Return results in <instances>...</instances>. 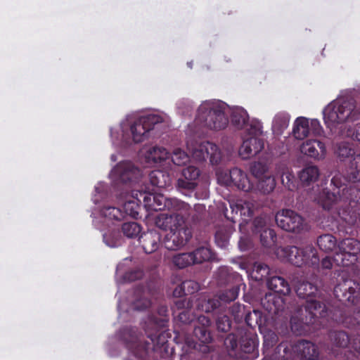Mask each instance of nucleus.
<instances>
[{
    "label": "nucleus",
    "mask_w": 360,
    "mask_h": 360,
    "mask_svg": "<svg viewBox=\"0 0 360 360\" xmlns=\"http://www.w3.org/2000/svg\"><path fill=\"white\" fill-rule=\"evenodd\" d=\"M296 293L302 299H306L304 306L297 308L290 318L291 330L297 335H302L307 330L310 325H323L322 319L329 316L328 310L319 298L320 290L314 283L309 281H299L296 285Z\"/></svg>",
    "instance_id": "f257e3e1"
},
{
    "label": "nucleus",
    "mask_w": 360,
    "mask_h": 360,
    "mask_svg": "<svg viewBox=\"0 0 360 360\" xmlns=\"http://www.w3.org/2000/svg\"><path fill=\"white\" fill-rule=\"evenodd\" d=\"M264 147L262 139L250 136L243 140L239 149V155L243 159H248L257 155Z\"/></svg>",
    "instance_id": "b1692460"
},
{
    "label": "nucleus",
    "mask_w": 360,
    "mask_h": 360,
    "mask_svg": "<svg viewBox=\"0 0 360 360\" xmlns=\"http://www.w3.org/2000/svg\"><path fill=\"white\" fill-rule=\"evenodd\" d=\"M104 243L110 248H115L121 245L122 236L119 229L113 228L103 235Z\"/></svg>",
    "instance_id": "79ce46f5"
},
{
    "label": "nucleus",
    "mask_w": 360,
    "mask_h": 360,
    "mask_svg": "<svg viewBox=\"0 0 360 360\" xmlns=\"http://www.w3.org/2000/svg\"><path fill=\"white\" fill-rule=\"evenodd\" d=\"M193 158L198 162H202L207 158L212 165H218L221 160V153L218 146L211 142H202L192 150Z\"/></svg>",
    "instance_id": "4468645a"
},
{
    "label": "nucleus",
    "mask_w": 360,
    "mask_h": 360,
    "mask_svg": "<svg viewBox=\"0 0 360 360\" xmlns=\"http://www.w3.org/2000/svg\"><path fill=\"white\" fill-rule=\"evenodd\" d=\"M281 183L289 191H293L296 188L295 176L291 173H283L281 176Z\"/></svg>",
    "instance_id": "680f3d73"
},
{
    "label": "nucleus",
    "mask_w": 360,
    "mask_h": 360,
    "mask_svg": "<svg viewBox=\"0 0 360 360\" xmlns=\"http://www.w3.org/2000/svg\"><path fill=\"white\" fill-rule=\"evenodd\" d=\"M172 263L174 267L179 269H183L194 264L191 252L174 255L172 258Z\"/></svg>",
    "instance_id": "a19ab883"
},
{
    "label": "nucleus",
    "mask_w": 360,
    "mask_h": 360,
    "mask_svg": "<svg viewBox=\"0 0 360 360\" xmlns=\"http://www.w3.org/2000/svg\"><path fill=\"white\" fill-rule=\"evenodd\" d=\"M238 338V330L236 333H229L224 340V345L226 349L231 351H235L239 343Z\"/></svg>",
    "instance_id": "4d7b16f0"
},
{
    "label": "nucleus",
    "mask_w": 360,
    "mask_h": 360,
    "mask_svg": "<svg viewBox=\"0 0 360 360\" xmlns=\"http://www.w3.org/2000/svg\"><path fill=\"white\" fill-rule=\"evenodd\" d=\"M293 135L295 139L302 140L309 134V122L306 117L296 119L293 127Z\"/></svg>",
    "instance_id": "c9c22d12"
},
{
    "label": "nucleus",
    "mask_w": 360,
    "mask_h": 360,
    "mask_svg": "<svg viewBox=\"0 0 360 360\" xmlns=\"http://www.w3.org/2000/svg\"><path fill=\"white\" fill-rule=\"evenodd\" d=\"M217 283L219 285H231L230 288L220 291L218 295L212 299L203 300L198 308L206 313H210L215 309H224V304L234 301L238 296L240 284L242 281L239 274L232 269L224 266L219 269L217 273Z\"/></svg>",
    "instance_id": "f03ea898"
},
{
    "label": "nucleus",
    "mask_w": 360,
    "mask_h": 360,
    "mask_svg": "<svg viewBox=\"0 0 360 360\" xmlns=\"http://www.w3.org/2000/svg\"><path fill=\"white\" fill-rule=\"evenodd\" d=\"M211 324V320L206 316L200 315L197 318V324L194 326L193 334L203 344L211 343L213 340L210 329Z\"/></svg>",
    "instance_id": "5701e85b"
},
{
    "label": "nucleus",
    "mask_w": 360,
    "mask_h": 360,
    "mask_svg": "<svg viewBox=\"0 0 360 360\" xmlns=\"http://www.w3.org/2000/svg\"><path fill=\"white\" fill-rule=\"evenodd\" d=\"M138 195L146 210L147 211H152V205L155 194L146 192H139Z\"/></svg>",
    "instance_id": "052dcab7"
},
{
    "label": "nucleus",
    "mask_w": 360,
    "mask_h": 360,
    "mask_svg": "<svg viewBox=\"0 0 360 360\" xmlns=\"http://www.w3.org/2000/svg\"><path fill=\"white\" fill-rule=\"evenodd\" d=\"M267 286L275 293L285 295L290 292L288 282L281 276H272L267 280Z\"/></svg>",
    "instance_id": "473e14b6"
},
{
    "label": "nucleus",
    "mask_w": 360,
    "mask_h": 360,
    "mask_svg": "<svg viewBox=\"0 0 360 360\" xmlns=\"http://www.w3.org/2000/svg\"><path fill=\"white\" fill-rule=\"evenodd\" d=\"M332 344L338 347H347L351 342L349 335L343 330H333L329 333Z\"/></svg>",
    "instance_id": "ea45409f"
},
{
    "label": "nucleus",
    "mask_w": 360,
    "mask_h": 360,
    "mask_svg": "<svg viewBox=\"0 0 360 360\" xmlns=\"http://www.w3.org/2000/svg\"><path fill=\"white\" fill-rule=\"evenodd\" d=\"M275 221L278 227L288 232L300 233L307 229L304 218L292 210H282L276 213Z\"/></svg>",
    "instance_id": "6e6552de"
},
{
    "label": "nucleus",
    "mask_w": 360,
    "mask_h": 360,
    "mask_svg": "<svg viewBox=\"0 0 360 360\" xmlns=\"http://www.w3.org/2000/svg\"><path fill=\"white\" fill-rule=\"evenodd\" d=\"M341 200L342 210L349 211L357 207L360 204V189L356 186H348L342 183L341 188Z\"/></svg>",
    "instance_id": "412c9836"
},
{
    "label": "nucleus",
    "mask_w": 360,
    "mask_h": 360,
    "mask_svg": "<svg viewBox=\"0 0 360 360\" xmlns=\"http://www.w3.org/2000/svg\"><path fill=\"white\" fill-rule=\"evenodd\" d=\"M158 317L155 314H152L148 317V327L151 326L155 328V332L150 333L146 330L148 337L154 345H164L165 342V333L160 331L167 327L169 321V311L165 305H160L158 308Z\"/></svg>",
    "instance_id": "1a4fd4ad"
},
{
    "label": "nucleus",
    "mask_w": 360,
    "mask_h": 360,
    "mask_svg": "<svg viewBox=\"0 0 360 360\" xmlns=\"http://www.w3.org/2000/svg\"><path fill=\"white\" fill-rule=\"evenodd\" d=\"M249 115L243 108L234 110L231 115V124L237 129H242L248 124Z\"/></svg>",
    "instance_id": "4c0bfd02"
},
{
    "label": "nucleus",
    "mask_w": 360,
    "mask_h": 360,
    "mask_svg": "<svg viewBox=\"0 0 360 360\" xmlns=\"http://www.w3.org/2000/svg\"><path fill=\"white\" fill-rule=\"evenodd\" d=\"M167 210L181 211L186 213L189 210V205L176 198H167L162 194L155 193L153 197L152 211Z\"/></svg>",
    "instance_id": "dca6fc26"
},
{
    "label": "nucleus",
    "mask_w": 360,
    "mask_h": 360,
    "mask_svg": "<svg viewBox=\"0 0 360 360\" xmlns=\"http://www.w3.org/2000/svg\"><path fill=\"white\" fill-rule=\"evenodd\" d=\"M215 325L219 333H226L231 328L232 321L229 316L221 314L216 318Z\"/></svg>",
    "instance_id": "3c124183"
},
{
    "label": "nucleus",
    "mask_w": 360,
    "mask_h": 360,
    "mask_svg": "<svg viewBox=\"0 0 360 360\" xmlns=\"http://www.w3.org/2000/svg\"><path fill=\"white\" fill-rule=\"evenodd\" d=\"M319 248L326 252H333L338 248L337 239L332 234H323L317 238Z\"/></svg>",
    "instance_id": "58836bf2"
},
{
    "label": "nucleus",
    "mask_w": 360,
    "mask_h": 360,
    "mask_svg": "<svg viewBox=\"0 0 360 360\" xmlns=\"http://www.w3.org/2000/svg\"><path fill=\"white\" fill-rule=\"evenodd\" d=\"M231 313L234 316V319L237 321H240L243 319L245 313H247L246 308L244 305L239 303L234 304L231 307Z\"/></svg>",
    "instance_id": "13d9d810"
},
{
    "label": "nucleus",
    "mask_w": 360,
    "mask_h": 360,
    "mask_svg": "<svg viewBox=\"0 0 360 360\" xmlns=\"http://www.w3.org/2000/svg\"><path fill=\"white\" fill-rule=\"evenodd\" d=\"M161 235L155 231H148L142 234L139 243L146 254L155 252L160 247Z\"/></svg>",
    "instance_id": "bb28decb"
},
{
    "label": "nucleus",
    "mask_w": 360,
    "mask_h": 360,
    "mask_svg": "<svg viewBox=\"0 0 360 360\" xmlns=\"http://www.w3.org/2000/svg\"><path fill=\"white\" fill-rule=\"evenodd\" d=\"M170 153L163 147L153 146L146 153L148 162L154 163L161 162L169 158Z\"/></svg>",
    "instance_id": "e433bc0d"
},
{
    "label": "nucleus",
    "mask_w": 360,
    "mask_h": 360,
    "mask_svg": "<svg viewBox=\"0 0 360 360\" xmlns=\"http://www.w3.org/2000/svg\"><path fill=\"white\" fill-rule=\"evenodd\" d=\"M319 355V352L315 344L300 340L296 342H281L276 347L273 358L275 360H292L297 356L306 360H315Z\"/></svg>",
    "instance_id": "20e7f679"
},
{
    "label": "nucleus",
    "mask_w": 360,
    "mask_h": 360,
    "mask_svg": "<svg viewBox=\"0 0 360 360\" xmlns=\"http://www.w3.org/2000/svg\"><path fill=\"white\" fill-rule=\"evenodd\" d=\"M262 124L258 120H252L250 121L248 120V124H247L244 129L247 130L250 135H252L251 136L257 137V135L262 134Z\"/></svg>",
    "instance_id": "6e6d98bb"
},
{
    "label": "nucleus",
    "mask_w": 360,
    "mask_h": 360,
    "mask_svg": "<svg viewBox=\"0 0 360 360\" xmlns=\"http://www.w3.org/2000/svg\"><path fill=\"white\" fill-rule=\"evenodd\" d=\"M266 219L262 217H257L253 221L254 229L253 231L258 233L262 231L266 227Z\"/></svg>",
    "instance_id": "774afa93"
},
{
    "label": "nucleus",
    "mask_w": 360,
    "mask_h": 360,
    "mask_svg": "<svg viewBox=\"0 0 360 360\" xmlns=\"http://www.w3.org/2000/svg\"><path fill=\"white\" fill-rule=\"evenodd\" d=\"M190 252L194 264L212 261L215 257L214 252L209 246H199Z\"/></svg>",
    "instance_id": "72a5a7b5"
},
{
    "label": "nucleus",
    "mask_w": 360,
    "mask_h": 360,
    "mask_svg": "<svg viewBox=\"0 0 360 360\" xmlns=\"http://www.w3.org/2000/svg\"><path fill=\"white\" fill-rule=\"evenodd\" d=\"M290 115L286 112H279L276 115L273 120V126L279 131L286 129L289 124Z\"/></svg>",
    "instance_id": "603ef678"
},
{
    "label": "nucleus",
    "mask_w": 360,
    "mask_h": 360,
    "mask_svg": "<svg viewBox=\"0 0 360 360\" xmlns=\"http://www.w3.org/2000/svg\"><path fill=\"white\" fill-rule=\"evenodd\" d=\"M141 200L136 194L135 198L126 201L124 204V215L127 214L133 218H137L141 208Z\"/></svg>",
    "instance_id": "c03bdc74"
},
{
    "label": "nucleus",
    "mask_w": 360,
    "mask_h": 360,
    "mask_svg": "<svg viewBox=\"0 0 360 360\" xmlns=\"http://www.w3.org/2000/svg\"><path fill=\"white\" fill-rule=\"evenodd\" d=\"M259 233L260 234V242L264 247L270 248L274 245L276 235L273 229L265 228Z\"/></svg>",
    "instance_id": "de8ad7c7"
},
{
    "label": "nucleus",
    "mask_w": 360,
    "mask_h": 360,
    "mask_svg": "<svg viewBox=\"0 0 360 360\" xmlns=\"http://www.w3.org/2000/svg\"><path fill=\"white\" fill-rule=\"evenodd\" d=\"M198 345V342L194 340L193 338L190 336H185L183 350L186 353H189L192 349H197Z\"/></svg>",
    "instance_id": "69168bd1"
},
{
    "label": "nucleus",
    "mask_w": 360,
    "mask_h": 360,
    "mask_svg": "<svg viewBox=\"0 0 360 360\" xmlns=\"http://www.w3.org/2000/svg\"><path fill=\"white\" fill-rule=\"evenodd\" d=\"M183 289H185L187 294H193L200 289V285L193 280H186L182 282Z\"/></svg>",
    "instance_id": "e2e57ef3"
},
{
    "label": "nucleus",
    "mask_w": 360,
    "mask_h": 360,
    "mask_svg": "<svg viewBox=\"0 0 360 360\" xmlns=\"http://www.w3.org/2000/svg\"><path fill=\"white\" fill-rule=\"evenodd\" d=\"M149 180L152 186L163 188L172 185V176L163 170L156 169L149 174Z\"/></svg>",
    "instance_id": "cd10ccee"
},
{
    "label": "nucleus",
    "mask_w": 360,
    "mask_h": 360,
    "mask_svg": "<svg viewBox=\"0 0 360 360\" xmlns=\"http://www.w3.org/2000/svg\"><path fill=\"white\" fill-rule=\"evenodd\" d=\"M191 238V229L181 226L167 233L163 240V245L169 250H177L186 245Z\"/></svg>",
    "instance_id": "2eb2a0df"
},
{
    "label": "nucleus",
    "mask_w": 360,
    "mask_h": 360,
    "mask_svg": "<svg viewBox=\"0 0 360 360\" xmlns=\"http://www.w3.org/2000/svg\"><path fill=\"white\" fill-rule=\"evenodd\" d=\"M134 300L131 306L134 310L143 311L150 306V300L145 297V287L141 285L134 288Z\"/></svg>",
    "instance_id": "c756f323"
},
{
    "label": "nucleus",
    "mask_w": 360,
    "mask_h": 360,
    "mask_svg": "<svg viewBox=\"0 0 360 360\" xmlns=\"http://www.w3.org/2000/svg\"><path fill=\"white\" fill-rule=\"evenodd\" d=\"M281 252L288 262L296 266L308 264L316 268L319 265L316 250L311 245H307L303 248L294 245L286 246L283 248Z\"/></svg>",
    "instance_id": "423d86ee"
},
{
    "label": "nucleus",
    "mask_w": 360,
    "mask_h": 360,
    "mask_svg": "<svg viewBox=\"0 0 360 360\" xmlns=\"http://www.w3.org/2000/svg\"><path fill=\"white\" fill-rule=\"evenodd\" d=\"M240 350L246 354L252 353L257 344L255 333L243 327L238 328Z\"/></svg>",
    "instance_id": "393cba45"
},
{
    "label": "nucleus",
    "mask_w": 360,
    "mask_h": 360,
    "mask_svg": "<svg viewBox=\"0 0 360 360\" xmlns=\"http://www.w3.org/2000/svg\"><path fill=\"white\" fill-rule=\"evenodd\" d=\"M178 319L182 323L189 324L195 320V316L189 309H185L179 314Z\"/></svg>",
    "instance_id": "0e129e2a"
},
{
    "label": "nucleus",
    "mask_w": 360,
    "mask_h": 360,
    "mask_svg": "<svg viewBox=\"0 0 360 360\" xmlns=\"http://www.w3.org/2000/svg\"><path fill=\"white\" fill-rule=\"evenodd\" d=\"M276 186L274 178L271 175H266L259 179L257 187L264 194H268L274 191Z\"/></svg>",
    "instance_id": "09e8293b"
},
{
    "label": "nucleus",
    "mask_w": 360,
    "mask_h": 360,
    "mask_svg": "<svg viewBox=\"0 0 360 360\" xmlns=\"http://www.w3.org/2000/svg\"><path fill=\"white\" fill-rule=\"evenodd\" d=\"M162 120L158 115H148L136 120L130 127L133 141L135 143L143 141L155 125L162 122Z\"/></svg>",
    "instance_id": "9d476101"
},
{
    "label": "nucleus",
    "mask_w": 360,
    "mask_h": 360,
    "mask_svg": "<svg viewBox=\"0 0 360 360\" xmlns=\"http://www.w3.org/2000/svg\"><path fill=\"white\" fill-rule=\"evenodd\" d=\"M335 153L340 161H345L347 158L355 156L354 149L349 143L345 141L337 145Z\"/></svg>",
    "instance_id": "37998d69"
},
{
    "label": "nucleus",
    "mask_w": 360,
    "mask_h": 360,
    "mask_svg": "<svg viewBox=\"0 0 360 360\" xmlns=\"http://www.w3.org/2000/svg\"><path fill=\"white\" fill-rule=\"evenodd\" d=\"M302 153L314 159L323 158L326 153L325 144L316 139H309L300 147Z\"/></svg>",
    "instance_id": "a878e982"
},
{
    "label": "nucleus",
    "mask_w": 360,
    "mask_h": 360,
    "mask_svg": "<svg viewBox=\"0 0 360 360\" xmlns=\"http://www.w3.org/2000/svg\"><path fill=\"white\" fill-rule=\"evenodd\" d=\"M320 173L316 166L311 165L304 167L299 173V178L303 186H309L315 183Z\"/></svg>",
    "instance_id": "f704fd0d"
},
{
    "label": "nucleus",
    "mask_w": 360,
    "mask_h": 360,
    "mask_svg": "<svg viewBox=\"0 0 360 360\" xmlns=\"http://www.w3.org/2000/svg\"><path fill=\"white\" fill-rule=\"evenodd\" d=\"M196 119L203 126L214 130L224 129L228 124V118L221 108L210 102H204L199 106Z\"/></svg>",
    "instance_id": "39448f33"
},
{
    "label": "nucleus",
    "mask_w": 360,
    "mask_h": 360,
    "mask_svg": "<svg viewBox=\"0 0 360 360\" xmlns=\"http://www.w3.org/2000/svg\"><path fill=\"white\" fill-rule=\"evenodd\" d=\"M112 174L120 181L127 183L138 179L141 175V171L131 162L123 161L113 168Z\"/></svg>",
    "instance_id": "a211bd4d"
},
{
    "label": "nucleus",
    "mask_w": 360,
    "mask_h": 360,
    "mask_svg": "<svg viewBox=\"0 0 360 360\" xmlns=\"http://www.w3.org/2000/svg\"><path fill=\"white\" fill-rule=\"evenodd\" d=\"M252 174L257 179H261L264 176H266L267 167L266 165L262 162H255L251 167Z\"/></svg>",
    "instance_id": "bf43d9fd"
},
{
    "label": "nucleus",
    "mask_w": 360,
    "mask_h": 360,
    "mask_svg": "<svg viewBox=\"0 0 360 360\" xmlns=\"http://www.w3.org/2000/svg\"><path fill=\"white\" fill-rule=\"evenodd\" d=\"M101 212L108 220L120 221L124 219V213L116 207L105 206L102 208Z\"/></svg>",
    "instance_id": "a18cd8bd"
},
{
    "label": "nucleus",
    "mask_w": 360,
    "mask_h": 360,
    "mask_svg": "<svg viewBox=\"0 0 360 360\" xmlns=\"http://www.w3.org/2000/svg\"><path fill=\"white\" fill-rule=\"evenodd\" d=\"M144 276V271L141 267L136 266L125 272L123 279L127 282H134L141 279Z\"/></svg>",
    "instance_id": "5fc2aeb1"
},
{
    "label": "nucleus",
    "mask_w": 360,
    "mask_h": 360,
    "mask_svg": "<svg viewBox=\"0 0 360 360\" xmlns=\"http://www.w3.org/2000/svg\"><path fill=\"white\" fill-rule=\"evenodd\" d=\"M261 304L272 318L281 316L285 307V298L275 292L266 294L261 300Z\"/></svg>",
    "instance_id": "6ab92c4d"
},
{
    "label": "nucleus",
    "mask_w": 360,
    "mask_h": 360,
    "mask_svg": "<svg viewBox=\"0 0 360 360\" xmlns=\"http://www.w3.org/2000/svg\"><path fill=\"white\" fill-rule=\"evenodd\" d=\"M141 231L140 225L135 221L125 222L122 226V231L127 238H133L139 236Z\"/></svg>",
    "instance_id": "8fccbe9b"
},
{
    "label": "nucleus",
    "mask_w": 360,
    "mask_h": 360,
    "mask_svg": "<svg viewBox=\"0 0 360 360\" xmlns=\"http://www.w3.org/2000/svg\"><path fill=\"white\" fill-rule=\"evenodd\" d=\"M175 307L177 309H188L192 307V302L189 299L179 298L174 302Z\"/></svg>",
    "instance_id": "338daca9"
},
{
    "label": "nucleus",
    "mask_w": 360,
    "mask_h": 360,
    "mask_svg": "<svg viewBox=\"0 0 360 360\" xmlns=\"http://www.w3.org/2000/svg\"><path fill=\"white\" fill-rule=\"evenodd\" d=\"M344 178L349 182H360V153L356 155L350 161L349 167L344 172Z\"/></svg>",
    "instance_id": "c85d7f7f"
},
{
    "label": "nucleus",
    "mask_w": 360,
    "mask_h": 360,
    "mask_svg": "<svg viewBox=\"0 0 360 360\" xmlns=\"http://www.w3.org/2000/svg\"><path fill=\"white\" fill-rule=\"evenodd\" d=\"M199 169L194 166H188L183 169L181 176L176 181V186L179 189L193 191L197 186V180L200 176Z\"/></svg>",
    "instance_id": "4be33fe9"
},
{
    "label": "nucleus",
    "mask_w": 360,
    "mask_h": 360,
    "mask_svg": "<svg viewBox=\"0 0 360 360\" xmlns=\"http://www.w3.org/2000/svg\"><path fill=\"white\" fill-rule=\"evenodd\" d=\"M150 344L137 338L127 342V347L130 352L138 359L145 358L148 353Z\"/></svg>",
    "instance_id": "7c9ffc66"
},
{
    "label": "nucleus",
    "mask_w": 360,
    "mask_h": 360,
    "mask_svg": "<svg viewBox=\"0 0 360 360\" xmlns=\"http://www.w3.org/2000/svg\"><path fill=\"white\" fill-rule=\"evenodd\" d=\"M246 325L250 328H254L256 326L259 327L262 332L264 327L266 326V319L262 313L257 309H253L252 311H248L244 316Z\"/></svg>",
    "instance_id": "2f4dec72"
},
{
    "label": "nucleus",
    "mask_w": 360,
    "mask_h": 360,
    "mask_svg": "<svg viewBox=\"0 0 360 360\" xmlns=\"http://www.w3.org/2000/svg\"><path fill=\"white\" fill-rule=\"evenodd\" d=\"M337 260L340 259L342 266H349L356 263L358 260V255L360 253V241L354 238H345L338 243Z\"/></svg>",
    "instance_id": "f8f14e48"
},
{
    "label": "nucleus",
    "mask_w": 360,
    "mask_h": 360,
    "mask_svg": "<svg viewBox=\"0 0 360 360\" xmlns=\"http://www.w3.org/2000/svg\"><path fill=\"white\" fill-rule=\"evenodd\" d=\"M224 184L228 186H235L238 190L248 192L252 188L248 175L240 169L234 167L224 176Z\"/></svg>",
    "instance_id": "aec40b11"
},
{
    "label": "nucleus",
    "mask_w": 360,
    "mask_h": 360,
    "mask_svg": "<svg viewBox=\"0 0 360 360\" xmlns=\"http://www.w3.org/2000/svg\"><path fill=\"white\" fill-rule=\"evenodd\" d=\"M269 272L270 269L268 265L262 262H255L251 276L255 281H260L266 279Z\"/></svg>",
    "instance_id": "49530a36"
},
{
    "label": "nucleus",
    "mask_w": 360,
    "mask_h": 360,
    "mask_svg": "<svg viewBox=\"0 0 360 360\" xmlns=\"http://www.w3.org/2000/svg\"><path fill=\"white\" fill-rule=\"evenodd\" d=\"M326 124L354 122L360 119V106L353 98L343 97L329 103L323 110Z\"/></svg>",
    "instance_id": "7ed1b4c3"
},
{
    "label": "nucleus",
    "mask_w": 360,
    "mask_h": 360,
    "mask_svg": "<svg viewBox=\"0 0 360 360\" xmlns=\"http://www.w3.org/2000/svg\"><path fill=\"white\" fill-rule=\"evenodd\" d=\"M342 282H338L334 288L335 296L342 302L355 305L359 302V285L352 279H344Z\"/></svg>",
    "instance_id": "ddd939ff"
},
{
    "label": "nucleus",
    "mask_w": 360,
    "mask_h": 360,
    "mask_svg": "<svg viewBox=\"0 0 360 360\" xmlns=\"http://www.w3.org/2000/svg\"><path fill=\"white\" fill-rule=\"evenodd\" d=\"M332 190L324 188L319 193L317 200L324 210H330L335 209L340 214V210L342 209L341 200V188L342 182L341 177L335 176L331 179Z\"/></svg>",
    "instance_id": "0eeeda50"
},
{
    "label": "nucleus",
    "mask_w": 360,
    "mask_h": 360,
    "mask_svg": "<svg viewBox=\"0 0 360 360\" xmlns=\"http://www.w3.org/2000/svg\"><path fill=\"white\" fill-rule=\"evenodd\" d=\"M333 319L347 328H360V309L356 311L352 307H342L335 310Z\"/></svg>",
    "instance_id": "f3484780"
},
{
    "label": "nucleus",
    "mask_w": 360,
    "mask_h": 360,
    "mask_svg": "<svg viewBox=\"0 0 360 360\" xmlns=\"http://www.w3.org/2000/svg\"><path fill=\"white\" fill-rule=\"evenodd\" d=\"M192 212V208L189 205V210L186 213L181 211L168 210V213H161L155 219V225L162 230L172 231L183 226Z\"/></svg>",
    "instance_id": "9b49d317"
},
{
    "label": "nucleus",
    "mask_w": 360,
    "mask_h": 360,
    "mask_svg": "<svg viewBox=\"0 0 360 360\" xmlns=\"http://www.w3.org/2000/svg\"><path fill=\"white\" fill-rule=\"evenodd\" d=\"M169 158L172 162L178 166L184 165L189 161V156L179 148L175 149L172 154H170Z\"/></svg>",
    "instance_id": "864d4df0"
}]
</instances>
